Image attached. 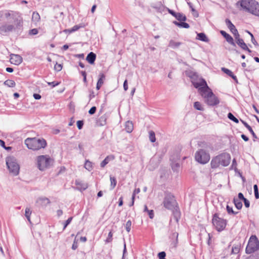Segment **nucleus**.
I'll list each match as a JSON object with an SVG mask.
<instances>
[{
    "mask_svg": "<svg viewBox=\"0 0 259 259\" xmlns=\"http://www.w3.org/2000/svg\"><path fill=\"white\" fill-rule=\"evenodd\" d=\"M23 19L17 11L5 10L0 11V34L3 35L22 25Z\"/></svg>",
    "mask_w": 259,
    "mask_h": 259,
    "instance_id": "f257e3e1",
    "label": "nucleus"
},
{
    "mask_svg": "<svg viewBox=\"0 0 259 259\" xmlns=\"http://www.w3.org/2000/svg\"><path fill=\"white\" fill-rule=\"evenodd\" d=\"M237 5H239L244 11L259 16V4L255 0H241Z\"/></svg>",
    "mask_w": 259,
    "mask_h": 259,
    "instance_id": "f03ea898",
    "label": "nucleus"
},
{
    "mask_svg": "<svg viewBox=\"0 0 259 259\" xmlns=\"http://www.w3.org/2000/svg\"><path fill=\"white\" fill-rule=\"evenodd\" d=\"M201 147L202 148L196 152L195 159L198 163L204 164L207 163L210 160V155L207 151L211 147L207 144H203Z\"/></svg>",
    "mask_w": 259,
    "mask_h": 259,
    "instance_id": "7ed1b4c3",
    "label": "nucleus"
},
{
    "mask_svg": "<svg viewBox=\"0 0 259 259\" xmlns=\"http://www.w3.org/2000/svg\"><path fill=\"white\" fill-rule=\"evenodd\" d=\"M201 92V96L204 99V102L208 106H214L220 103V100L208 87L202 89Z\"/></svg>",
    "mask_w": 259,
    "mask_h": 259,
    "instance_id": "20e7f679",
    "label": "nucleus"
},
{
    "mask_svg": "<svg viewBox=\"0 0 259 259\" xmlns=\"http://www.w3.org/2000/svg\"><path fill=\"white\" fill-rule=\"evenodd\" d=\"M37 167L41 171L49 168L54 163V160L48 155H42L36 157Z\"/></svg>",
    "mask_w": 259,
    "mask_h": 259,
    "instance_id": "39448f33",
    "label": "nucleus"
},
{
    "mask_svg": "<svg viewBox=\"0 0 259 259\" xmlns=\"http://www.w3.org/2000/svg\"><path fill=\"white\" fill-rule=\"evenodd\" d=\"M164 206L168 209L174 211V214L177 222H178V216L179 215V212L177 211L176 207L177 202L174 197L171 194H167L163 202Z\"/></svg>",
    "mask_w": 259,
    "mask_h": 259,
    "instance_id": "423d86ee",
    "label": "nucleus"
},
{
    "mask_svg": "<svg viewBox=\"0 0 259 259\" xmlns=\"http://www.w3.org/2000/svg\"><path fill=\"white\" fill-rule=\"evenodd\" d=\"M25 144L28 149L37 150L45 148L47 145L45 140L41 139L27 138L25 140Z\"/></svg>",
    "mask_w": 259,
    "mask_h": 259,
    "instance_id": "0eeeda50",
    "label": "nucleus"
},
{
    "mask_svg": "<svg viewBox=\"0 0 259 259\" xmlns=\"http://www.w3.org/2000/svg\"><path fill=\"white\" fill-rule=\"evenodd\" d=\"M6 162L9 172L14 176L18 175L20 166L16 158L14 156H8L6 159Z\"/></svg>",
    "mask_w": 259,
    "mask_h": 259,
    "instance_id": "6e6552de",
    "label": "nucleus"
},
{
    "mask_svg": "<svg viewBox=\"0 0 259 259\" xmlns=\"http://www.w3.org/2000/svg\"><path fill=\"white\" fill-rule=\"evenodd\" d=\"M192 80L191 82L194 87L197 89L198 92L201 95L202 93V89H204L208 87L206 81L201 77H198L196 75L194 74L191 77Z\"/></svg>",
    "mask_w": 259,
    "mask_h": 259,
    "instance_id": "1a4fd4ad",
    "label": "nucleus"
},
{
    "mask_svg": "<svg viewBox=\"0 0 259 259\" xmlns=\"http://www.w3.org/2000/svg\"><path fill=\"white\" fill-rule=\"evenodd\" d=\"M259 248V241L257 237L252 235L249 240L248 244L246 247V252L250 254L254 252Z\"/></svg>",
    "mask_w": 259,
    "mask_h": 259,
    "instance_id": "9d476101",
    "label": "nucleus"
},
{
    "mask_svg": "<svg viewBox=\"0 0 259 259\" xmlns=\"http://www.w3.org/2000/svg\"><path fill=\"white\" fill-rule=\"evenodd\" d=\"M212 223L215 229L219 232H221L224 230L227 224L226 221L219 217L217 214H214L213 215Z\"/></svg>",
    "mask_w": 259,
    "mask_h": 259,
    "instance_id": "9b49d317",
    "label": "nucleus"
},
{
    "mask_svg": "<svg viewBox=\"0 0 259 259\" xmlns=\"http://www.w3.org/2000/svg\"><path fill=\"white\" fill-rule=\"evenodd\" d=\"M219 156L221 165L226 166L229 164L231 160V156L229 154L225 153L219 155Z\"/></svg>",
    "mask_w": 259,
    "mask_h": 259,
    "instance_id": "f8f14e48",
    "label": "nucleus"
},
{
    "mask_svg": "<svg viewBox=\"0 0 259 259\" xmlns=\"http://www.w3.org/2000/svg\"><path fill=\"white\" fill-rule=\"evenodd\" d=\"M226 25L228 28L230 29V31L233 34L234 37L239 35L238 30L236 28L234 25L231 22V21L227 19L225 21Z\"/></svg>",
    "mask_w": 259,
    "mask_h": 259,
    "instance_id": "ddd939ff",
    "label": "nucleus"
},
{
    "mask_svg": "<svg viewBox=\"0 0 259 259\" xmlns=\"http://www.w3.org/2000/svg\"><path fill=\"white\" fill-rule=\"evenodd\" d=\"M23 61L22 57L16 54H11L10 55V62L12 64L16 65L20 64Z\"/></svg>",
    "mask_w": 259,
    "mask_h": 259,
    "instance_id": "4468645a",
    "label": "nucleus"
},
{
    "mask_svg": "<svg viewBox=\"0 0 259 259\" xmlns=\"http://www.w3.org/2000/svg\"><path fill=\"white\" fill-rule=\"evenodd\" d=\"M237 44L243 50L247 51L249 53L251 52V50L248 49L246 44L244 42L243 39L241 38L240 35L235 37Z\"/></svg>",
    "mask_w": 259,
    "mask_h": 259,
    "instance_id": "2eb2a0df",
    "label": "nucleus"
},
{
    "mask_svg": "<svg viewBox=\"0 0 259 259\" xmlns=\"http://www.w3.org/2000/svg\"><path fill=\"white\" fill-rule=\"evenodd\" d=\"M220 33L225 38L228 43L234 46H236L235 42H234L233 37L230 34H228L224 30H221Z\"/></svg>",
    "mask_w": 259,
    "mask_h": 259,
    "instance_id": "dca6fc26",
    "label": "nucleus"
},
{
    "mask_svg": "<svg viewBox=\"0 0 259 259\" xmlns=\"http://www.w3.org/2000/svg\"><path fill=\"white\" fill-rule=\"evenodd\" d=\"M75 185L77 189L80 191L84 190L88 187V185L87 183L78 180L75 181Z\"/></svg>",
    "mask_w": 259,
    "mask_h": 259,
    "instance_id": "f3484780",
    "label": "nucleus"
},
{
    "mask_svg": "<svg viewBox=\"0 0 259 259\" xmlns=\"http://www.w3.org/2000/svg\"><path fill=\"white\" fill-rule=\"evenodd\" d=\"M115 156L113 155H110L107 156L104 160L102 161L100 166L102 167H104L110 161L114 160Z\"/></svg>",
    "mask_w": 259,
    "mask_h": 259,
    "instance_id": "a211bd4d",
    "label": "nucleus"
},
{
    "mask_svg": "<svg viewBox=\"0 0 259 259\" xmlns=\"http://www.w3.org/2000/svg\"><path fill=\"white\" fill-rule=\"evenodd\" d=\"M211 166L212 168H217L220 165H221L220 163V160L219 158V156H217L214 158H212V159L211 161Z\"/></svg>",
    "mask_w": 259,
    "mask_h": 259,
    "instance_id": "6ab92c4d",
    "label": "nucleus"
},
{
    "mask_svg": "<svg viewBox=\"0 0 259 259\" xmlns=\"http://www.w3.org/2000/svg\"><path fill=\"white\" fill-rule=\"evenodd\" d=\"M36 202L42 206H46L50 203V201L49 198L47 197H40L37 199Z\"/></svg>",
    "mask_w": 259,
    "mask_h": 259,
    "instance_id": "aec40b11",
    "label": "nucleus"
},
{
    "mask_svg": "<svg viewBox=\"0 0 259 259\" xmlns=\"http://www.w3.org/2000/svg\"><path fill=\"white\" fill-rule=\"evenodd\" d=\"M105 78V75L103 73H100L99 74V78L97 81L96 89L99 90L103 85L104 80Z\"/></svg>",
    "mask_w": 259,
    "mask_h": 259,
    "instance_id": "412c9836",
    "label": "nucleus"
},
{
    "mask_svg": "<svg viewBox=\"0 0 259 259\" xmlns=\"http://www.w3.org/2000/svg\"><path fill=\"white\" fill-rule=\"evenodd\" d=\"M96 58V55L93 52H90L87 56L86 58L87 61L90 63L91 64H93L94 63Z\"/></svg>",
    "mask_w": 259,
    "mask_h": 259,
    "instance_id": "4be33fe9",
    "label": "nucleus"
},
{
    "mask_svg": "<svg viewBox=\"0 0 259 259\" xmlns=\"http://www.w3.org/2000/svg\"><path fill=\"white\" fill-rule=\"evenodd\" d=\"M241 121L244 124V125L248 130V131H249V133H250L251 134V135H252V136L253 137V141H255V139H257V137H256V135L255 134V133H254L251 127L249 124H248V123L247 122H246L245 121H244L242 120H241Z\"/></svg>",
    "mask_w": 259,
    "mask_h": 259,
    "instance_id": "5701e85b",
    "label": "nucleus"
},
{
    "mask_svg": "<svg viewBox=\"0 0 259 259\" xmlns=\"http://www.w3.org/2000/svg\"><path fill=\"white\" fill-rule=\"evenodd\" d=\"M134 129V125L132 121H127L125 123V130L126 132L130 133H131Z\"/></svg>",
    "mask_w": 259,
    "mask_h": 259,
    "instance_id": "b1692460",
    "label": "nucleus"
},
{
    "mask_svg": "<svg viewBox=\"0 0 259 259\" xmlns=\"http://www.w3.org/2000/svg\"><path fill=\"white\" fill-rule=\"evenodd\" d=\"M196 39L206 42L209 41V39L204 33H197Z\"/></svg>",
    "mask_w": 259,
    "mask_h": 259,
    "instance_id": "393cba45",
    "label": "nucleus"
},
{
    "mask_svg": "<svg viewBox=\"0 0 259 259\" xmlns=\"http://www.w3.org/2000/svg\"><path fill=\"white\" fill-rule=\"evenodd\" d=\"M222 70L227 74L229 76L231 77L234 80L236 81L237 80V77L234 75L233 73L229 69H227L226 68H222Z\"/></svg>",
    "mask_w": 259,
    "mask_h": 259,
    "instance_id": "a878e982",
    "label": "nucleus"
},
{
    "mask_svg": "<svg viewBox=\"0 0 259 259\" xmlns=\"http://www.w3.org/2000/svg\"><path fill=\"white\" fill-rule=\"evenodd\" d=\"M107 117L105 115L101 116L97 120V123L100 126H103L106 123Z\"/></svg>",
    "mask_w": 259,
    "mask_h": 259,
    "instance_id": "bb28decb",
    "label": "nucleus"
},
{
    "mask_svg": "<svg viewBox=\"0 0 259 259\" xmlns=\"http://www.w3.org/2000/svg\"><path fill=\"white\" fill-rule=\"evenodd\" d=\"M40 20L39 14L36 12H34L32 15V21L35 23L39 22Z\"/></svg>",
    "mask_w": 259,
    "mask_h": 259,
    "instance_id": "cd10ccee",
    "label": "nucleus"
},
{
    "mask_svg": "<svg viewBox=\"0 0 259 259\" xmlns=\"http://www.w3.org/2000/svg\"><path fill=\"white\" fill-rule=\"evenodd\" d=\"M233 202H234V203L235 204V207L238 209H241V208L242 207V203L240 201V200H239L237 198H234V199H233Z\"/></svg>",
    "mask_w": 259,
    "mask_h": 259,
    "instance_id": "c85d7f7f",
    "label": "nucleus"
},
{
    "mask_svg": "<svg viewBox=\"0 0 259 259\" xmlns=\"http://www.w3.org/2000/svg\"><path fill=\"white\" fill-rule=\"evenodd\" d=\"M174 23L180 27H183V28H189L190 26L189 25V24L186 23V22H178L177 21H174Z\"/></svg>",
    "mask_w": 259,
    "mask_h": 259,
    "instance_id": "c756f323",
    "label": "nucleus"
},
{
    "mask_svg": "<svg viewBox=\"0 0 259 259\" xmlns=\"http://www.w3.org/2000/svg\"><path fill=\"white\" fill-rule=\"evenodd\" d=\"M178 20L180 21H185L186 20V17L182 13H176L175 17Z\"/></svg>",
    "mask_w": 259,
    "mask_h": 259,
    "instance_id": "7c9ffc66",
    "label": "nucleus"
},
{
    "mask_svg": "<svg viewBox=\"0 0 259 259\" xmlns=\"http://www.w3.org/2000/svg\"><path fill=\"white\" fill-rule=\"evenodd\" d=\"M180 45V42H176L173 40H170L169 42V47L173 49L178 48Z\"/></svg>",
    "mask_w": 259,
    "mask_h": 259,
    "instance_id": "2f4dec72",
    "label": "nucleus"
},
{
    "mask_svg": "<svg viewBox=\"0 0 259 259\" xmlns=\"http://www.w3.org/2000/svg\"><path fill=\"white\" fill-rule=\"evenodd\" d=\"M31 210H30V208L27 207L25 209V216L27 218V220L31 222L30 221V216L31 214Z\"/></svg>",
    "mask_w": 259,
    "mask_h": 259,
    "instance_id": "473e14b6",
    "label": "nucleus"
},
{
    "mask_svg": "<svg viewBox=\"0 0 259 259\" xmlns=\"http://www.w3.org/2000/svg\"><path fill=\"white\" fill-rule=\"evenodd\" d=\"M110 187L111 189H113L116 185L117 181L115 177L110 176Z\"/></svg>",
    "mask_w": 259,
    "mask_h": 259,
    "instance_id": "72a5a7b5",
    "label": "nucleus"
},
{
    "mask_svg": "<svg viewBox=\"0 0 259 259\" xmlns=\"http://www.w3.org/2000/svg\"><path fill=\"white\" fill-rule=\"evenodd\" d=\"M4 84L9 87H15L16 83L14 80L8 79L4 82Z\"/></svg>",
    "mask_w": 259,
    "mask_h": 259,
    "instance_id": "f704fd0d",
    "label": "nucleus"
},
{
    "mask_svg": "<svg viewBox=\"0 0 259 259\" xmlns=\"http://www.w3.org/2000/svg\"><path fill=\"white\" fill-rule=\"evenodd\" d=\"M149 135L150 141L152 143L155 142L156 141L155 133L153 131H150L149 132Z\"/></svg>",
    "mask_w": 259,
    "mask_h": 259,
    "instance_id": "c9c22d12",
    "label": "nucleus"
},
{
    "mask_svg": "<svg viewBox=\"0 0 259 259\" xmlns=\"http://www.w3.org/2000/svg\"><path fill=\"white\" fill-rule=\"evenodd\" d=\"M84 168L89 171H91L93 168L92 163L89 160H86L84 163Z\"/></svg>",
    "mask_w": 259,
    "mask_h": 259,
    "instance_id": "e433bc0d",
    "label": "nucleus"
},
{
    "mask_svg": "<svg viewBox=\"0 0 259 259\" xmlns=\"http://www.w3.org/2000/svg\"><path fill=\"white\" fill-rule=\"evenodd\" d=\"M194 107L199 111H203L204 108L201 105V104L199 102H195L194 103Z\"/></svg>",
    "mask_w": 259,
    "mask_h": 259,
    "instance_id": "4c0bfd02",
    "label": "nucleus"
},
{
    "mask_svg": "<svg viewBox=\"0 0 259 259\" xmlns=\"http://www.w3.org/2000/svg\"><path fill=\"white\" fill-rule=\"evenodd\" d=\"M228 117L229 119L233 121L236 123L239 122V120L237 119L231 113H229L228 114Z\"/></svg>",
    "mask_w": 259,
    "mask_h": 259,
    "instance_id": "58836bf2",
    "label": "nucleus"
},
{
    "mask_svg": "<svg viewBox=\"0 0 259 259\" xmlns=\"http://www.w3.org/2000/svg\"><path fill=\"white\" fill-rule=\"evenodd\" d=\"M226 209H227V211L229 214L235 215L237 213V212H235L233 210L232 207H231L228 205L227 206Z\"/></svg>",
    "mask_w": 259,
    "mask_h": 259,
    "instance_id": "ea45409f",
    "label": "nucleus"
},
{
    "mask_svg": "<svg viewBox=\"0 0 259 259\" xmlns=\"http://www.w3.org/2000/svg\"><path fill=\"white\" fill-rule=\"evenodd\" d=\"M254 196L256 199H258L259 198V194L258 191V188L257 185H254L253 186Z\"/></svg>",
    "mask_w": 259,
    "mask_h": 259,
    "instance_id": "a19ab883",
    "label": "nucleus"
},
{
    "mask_svg": "<svg viewBox=\"0 0 259 259\" xmlns=\"http://www.w3.org/2000/svg\"><path fill=\"white\" fill-rule=\"evenodd\" d=\"M132 226V222L130 220H128L125 225L126 230L127 232H130L131 231V227Z\"/></svg>",
    "mask_w": 259,
    "mask_h": 259,
    "instance_id": "79ce46f5",
    "label": "nucleus"
},
{
    "mask_svg": "<svg viewBox=\"0 0 259 259\" xmlns=\"http://www.w3.org/2000/svg\"><path fill=\"white\" fill-rule=\"evenodd\" d=\"M81 27L79 25H74L72 28L70 29L69 33H72L78 30Z\"/></svg>",
    "mask_w": 259,
    "mask_h": 259,
    "instance_id": "37998d69",
    "label": "nucleus"
},
{
    "mask_svg": "<svg viewBox=\"0 0 259 259\" xmlns=\"http://www.w3.org/2000/svg\"><path fill=\"white\" fill-rule=\"evenodd\" d=\"M72 220V217H70L66 220V221L64 223V224L63 230L65 229V228L67 227V226L71 223Z\"/></svg>",
    "mask_w": 259,
    "mask_h": 259,
    "instance_id": "c03bdc74",
    "label": "nucleus"
},
{
    "mask_svg": "<svg viewBox=\"0 0 259 259\" xmlns=\"http://www.w3.org/2000/svg\"><path fill=\"white\" fill-rule=\"evenodd\" d=\"M247 32H248V34L251 36V42H252L254 45H255V46L258 45V44H257V41L255 40V38H254V36H253V34H252L251 33H250V32H249V31H247Z\"/></svg>",
    "mask_w": 259,
    "mask_h": 259,
    "instance_id": "a18cd8bd",
    "label": "nucleus"
},
{
    "mask_svg": "<svg viewBox=\"0 0 259 259\" xmlns=\"http://www.w3.org/2000/svg\"><path fill=\"white\" fill-rule=\"evenodd\" d=\"M158 256L159 259H166L165 258L166 253L164 251L159 252L158 254Z\"/></svg>",
    "mask_w": 259,
    "mask_h": 259,
    "instance_id": "49530a36",
    "label": "nucleus"
},
{
    "mask_svg": "<svg viewBox=\"0 0 259 259\" xmlns=\"http://www.w3.org/2000/svg\"><path fill=\"white\" fill-rule=\"evenodd\" d=\"M62 68V66L61 64L56 63L54 66V69L57 71H60Z\"/></svg>",
    "mask_w": 259,
    "mask_h": 259,
    "instance_id": "de8ad7c7",
    "label": "nucleus"
},
{
    "mask_svg": "<svg viewBox=\"0 0 259 259\" xmlns=\"http://www.w3.org/2000/svg\"><path fill=\"white\" fill-rule=\"evenodd\" d=\"M47 83L49 85H51L53 88L59 85L60 84L59 82L53 81V82H47Z\"/></svg>",
    "mask_w": 259,
    "mask_h": 259,
    "instance_id": "09e8293b",
    "label": "nucleus"
},
{
    "mask_svg": "<svg viewBox=\"0 0 259 259\" xmlns=\"http://www.w3.org/2000/svg\"><path fill=\"white\" fill-rule=\"evenodd\" d=\"M83 122L81 120H78L77 121V126L79 130H81L82 128Z\"/></svg>",
    "mask_w": 259,
    "mask_h": 259,
    "instance_id": "8fccbe9b",
    "label": "nucleus"
},
{
    "mask_svg": "<svg viewBox=\"0 0 259 259\" xmlns=\"http://www.w3.org/2000/svg\"><path fill=\"white\" fill-rule=\"evenodd\" d=\"M29 33L31 35H35L38 33V30L36 28L32 29L30 30Z\"/></svg>",
    "mask_w": 259,
    "mask_h": 259,
    "instance_id": "3c124183",
    "label": "nucleus"
},
{
    "mask_svg": "<svg viewBox=\"0 0 259 259\" xmlns=\"http://www.w3.org/2000/svg\"><path fill=\"white\" fill-rule=\"evenodd\" d=\"M96 111V107L95 106L92 107L89 111V114H93Z\"/></svg>",
    "mask_w": 259,
    "mask_h": 259,
    "instance_id": "603ef678",
    "label": "nucleus"
},
{
    "mask_svg": "<svg viewBox=\"0 0 259 259\" xmlns=\"http://www.w3.org/2000/svg\"><path fill=\"white\" fill-rule=\"evenodd\" d=\"M112 233L111 231H110L108 236V238L106 239V242H109L112 240Z\"/></svg>",
    "mask_w": 259,
    "mask_h": 259,
    "instance_id": "864d4df0",
    "label": "nucleus"
},
{
    "mask_svg": "<svg viewBox=\"0 0 259 259\" xmlns=\"http://www.w3.org/2000/svg\"><path fill=\"white\" fill-rule=\"evenodd\" d=\"M243 201H244L245 206L247 208H248L250 206L249 201L246 198L244 199V200Z\"/></svg>",
    "mask_w": 259,
    "mask_h": 259,
    "instance_id": "5fc2aeb1",
    "label": "nucleus"
},
{
    "mask_svg": "<svg viewBox=\"0 0 259 259\" xmlns=\"http://www.w3.org/2000/svg\"><path fill=\"white\" fill-rule=\"evenodd\" d=\"M148 213L150 219H153L154 217V212L153 210H148Z\"/></svg>",
    "mask_w": 259,
    "mask_h": 259,
    "instance_id": "6e6d98bb",
    "label": "nucleus"
},
{
    "mask_svg": "<svg viewBox=\"0 0 259 259\" xmlns=\"http://www.w3.org/2000/svg\"><path fill=\"white\" fill-rule=\"evenodd\" d=\"M123 89L125 91H126L128 90V84L127 81L125 80L123 83Z\"/></svg>",
    "mask_w": 259,
    "mask_h": 259,
    "instance_id": "4d7b16f0",
    "label": "nucleus"
},
{
    "mask_svg": "<svg viewBox=\"0 0 259 259\" xmlns=\"http://www.w3.org/2000/svg\"><path fill=\"white\" fill-rule=\"evenodd\" d=\"M239 200H244L245 198L244 197L243 194L242 193H238V198Z\"/></svg>",
    "mask_w": 259,
    "mask_h": 259,
    "instance_id": "13d9d810",
    "label": "nucleus"
},
{
    "mask_svg": "<svg viewBox=\"0 0 259 259\" xmlns=\"http://www.w3.org/2000/svg\"><path fill=\"white\" fill-rule=\"evenodd\" d=\"M33 96L34 98L36 100H39L41 98V96L38 94H34Z\"/></svg>",
    "mask_w": 259,
    "mask_h": 259,
    "instance_id": "bf43d9fd",
    "label": "nucleus"
},
{
    "mask_svg": "<svg viewBox=\"0 0 259 259\" xmlns=\"http://www.w3.org/2000/svg\"><path fill=\"white\" fill-rule=\"evenodd\" d=\"M123 205V197L121 196L119 199V203L118 205L121 206Z\"/></svg>",
    "mask_w": 259,
    "mask_h": 259,
    "instance_id": "052dcab7",
    "label": "nucleus"
},
{
    "mask_svg": "<svg viewBox=\"0 0 259 259\" xmlns=\"http://www.w3.org/2000/svg\"><path fill=\"white\" fill-rule=\"evenodd\" d=\"M78 247L77 242H73L72 249L73 250H75Z\"/></svg>",
    "mask_w": 259,
    "mask_h": 259,
    "instance_id": "680f3d73",
    "label": "nucleus"
},
{
    "mask_svg": "<svg viewBox=\"0 0 259 259\" xmlns=\"http://www.w3.org/2000/svg\"><path fill=\"white\" fill-rule=\"evenodd\" d=\"M241 138L246 142L249 140L248 138L244 134L241 135Z\"/></svg>",
    "mask_w": 259,
    "mask_h": 259,
    "instance_id": "e2e57ef3",
    "label": "nucleus"
},
{
    "mask_svg": "<svg viewBox=\"0 0 259 259\" xmlns=\"http://www.w3.org/2000/svg\"><path fill=\"white\" fill-rule=\"evenodd\" d=\"M140 188L136 189L134 190V192H133V195H136V194L139 193H140Z\"/></svg>",
    "mask_w": 259,
    "mask_h": 259,
    "instance_id": "0e129e2a",
    "label": "nucleus"
},
{
    "mask_svg": "<svg viewBox=\"0 0 259 259\" xmlns=\"http://www.w3.org/2000/svg\"><path fill=\"white\" fill-rule=\"evenodd\" d=\"M57 214L58 217H60L63 214V211L61 209L58 210L57 211Z\"/></svg>",
    "mask_w": 259,
    "mask_h": 259,
    "instance_id": "69168bd1",
    "label": "nucleus"
},
{
    "mask_svg": "<svg viewBox=\"0 0 259 259\" xmlns=\"http://www.w3.org/2000/svg\"><path fill=\"white\" fill-rule=\"evenodd\" d=\"M168 12H169V14H170L171 15H172L173 16L175 17L176 16V14L177 13H175L174 11H173L172 10H170V9H168Z\"/></svg>",
    "mask_w": 259,
    "mask_h": 259,
    "instance_id": "338daca9",
    "label": "nucleus"
},
{
    "mask_svg": "<svg viewBox=\"0 0 259 259\" xmlns=\"http://www.w3.org/2000/svg\"><path fill=\"white\" fill-rule=\"evenodd\" d=\"M0 145L4 147V148H6V147H5V142L2 140H0Z\"/></svg>",
    "mask_w": 259,
    "mask_h": 259,
    "instance_id": "774afa93",
    "label": "nucleus"
}]
</instances>
